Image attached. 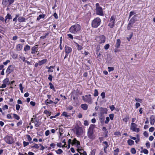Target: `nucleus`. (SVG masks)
Instances as JSON below:
<instances>
[{
    "mask_svg": "<svg viewBox=\"0 0 155 155\" xmlns=\"http://www.w3.org/2000/svg\"><path fill=\"white\" fill-rule=\"evenodd\" d=\"M104 115L103 114H100L99 119L101 123H102L104 121Z\"/></svg>",
    "mask_w": 155,
    "mask_h": 155,
    "instance_id": "nucleus-18",
    "label": "nucleus"
},
{
    "mask_svg": "<svg viewBox=\"0 0 155 155\" xmlns=\"http://www.w3.org/2000/svg\"><path fill=\"white\" fill-rule=\"evenodd\" d=\"M109 47L110 45L109 44H107L104 46V48L105 50H107Z\"/></svg>",
    "mask_w": 155,
    "mask_h": 155,
    "instance_id": "nucleus-43",
    "label": "nucleus"
},
{
    "mask_svg": "<svg viewBox=\"0 0 155 155\" xmlns=\"http://www.w3.org/2000/svg\"><path fill=\"white\" fill-rule=\"evenodd\" d=\"M47 61V59H45L39 61V65L41 66L45 63Z\"/></svg>",
    "mask_w": 155,
    "mask_h": 155,
    "instance_id": "nucleus-24",
    "label": "nucleus"
},
{
    "mask_svg": "<svg viewBox=\"0 0 155 155\" xmlns=\"http://www.w3.org/2000/svg\"><path fill=\"white\" fill-rule=\"evenodd\" d=\"M74 143L76 145L77 148H80V143L79 141L77 140L76 139L74 138L73 140Z\"/></svg>",
    "mask_w": 155,
    "mask_h": 155,
    "instance_id": "nucleus-17",
    "label": "nucleus"
},
{
    "mask_svg": "<svg viewBox=\"0 0 155 155\" xmlns=\"http://www.w3.org/2000/svg\"><path fill=\"white\" fill-rule=\"evenodd\" d=\"M96 150L94 149L92 150L91 151L90 155H95V153Z\"/></svg>",
    "mask_w": 155,
    "mask_h": 155,
    "instance_id": "nucleus-52",
    "label": "nucleus"
},
{
    "mask_svg": "<svg viewBox=\"0 0 155 155\" xmlns=\"http://www.w3.org/2000/svg\"><path fill=\"white\" fill-rule=\"evenodd\" d=\"M12 19V16L9 14L8 13L5 17V22L7 23V19Z\"/></svg>",
    "mask_w": 155,
    "mask_h": 155,
    "instance_id": "nucleus-19",
    "label": "nucleus"
},
{
    "mask_svg": "<svg viewBox=\"0 0 155 155\" xmlns=\"http://www.w3.org/2000/svg\"><path fill=\"white\" fill-rule=\"evenodd\" d=\"M29 142H25V141H23V146L24 147H25L27 146V145H29Z\"/></svg>",
    "mask_w": 155,
    "mask_h": 155,
    "instance_id": "nucleus-41",
    "label": "nucleus"
},
{
    "mask_svg": "<svg viewBox=\"0 0 155 155\" xmlns=\"http://www.w3.org/2000/svg\"><path fill=\"white\" fill-rule=\"evenodd\" d=\"M129 119V116L128 115H127L126 117L123 119V120L124 121L126 124L128 120Z\"/></svg>",
    "mask_w": 155,
    "mask_h": 155,
    "instance_id": "nucleus-32",
    "label": "nucleus"
},
{
    "mask_svg": "<svg viewBox=\"0 0 155 155\" xmlns=\"http://www.w3.org/2000/svg\"><path fill=\"white\" fill-rule=\"evenodd\" d=\"M137 15H135L133 17H132L131 19H133V21H134V22H135L137 20Z\"/></svg>",
    "mask_w": 155,
    "mask_h": 155,
    "instance_id": "nucleus-38",
    "label": "nucleus"
},
{
    "mask_svg": "<svg viewBox=\"0 0 155 155\" xmlns=\"http://www.w3.org/2000/svg\"><path fill=\"white\" fill-rule=\"evenodd\" d=\"M15 66L13 65H10L8 66L6 71V73L9 74L13 71Z\"/></svg>",
    "mask_w": 155,
    "mask_h": 155,
    "instance_id": "nucleus-10",
    "label": "nucleus"
},
{
    "mask_svg": "<svg viewBox=\"0 0 155 155\" xmlns=\"http://www.w3.org/2000/svg\"><path fill=\"white\" fill-rule=\"evenodd\" d=\"M118 152L119 149L118 148H117L114 150V155H118Z\"/></svg>",
    "mask_w": 155,
    "mask_h": 155,
    "instance_id": "nucleus-42",
    "label": "nucleus"
},
{
    "mask_svg": "<svg viewBox=\"0 0 155 155\" xmlns=\"http://www.w3.org/2000/svg\"><path fill=\"white\" fill-rule=\"evenodd\" d=\"M48 33H47L45 34V35L43 36H41L40 37V38L41 39H45V38H46L47 36H48Z\"/></svg>",
    "mask_w": 155,
    "mask_h": 155,
    "instance_id": "nucleus-45",
    "label": "nucleus"
},
{
    "mask_svg": "<svg viewBox=\"0 0 155 155\" xmlns=\"http://www.w3.org/2000/svg\"><path fill=\"white\" fill-rule=\"evenodd\" d=\"M3 83L5 84H9L10 82H9V81L8 78H6L3 81Z\"/></svg>",
    "mask_w": 155,
    "mask_h": 155,
    "instance_id": "nucleus-28",
    "label": "nucleus"
},
{
    "mask_svg": "<svg viewBox=\"0 0 155 155\" xmlns=\"http://www.w3.org/2000/svg\"><path fill=\"white\" fill-rule=\"evenodd\" d=\"M140 104L138 102H137L135 104L136 108L137 109L140 106Z\"/></svg>",
    "mask_w": 155,
    "mask_h": 155,
    "instance_id": "nucleus-59",
    "label": "nucleus"
},
{
    "mask_svg": "<svg viewBox=\"0 0 155 155\" xmlns=\"http://www.w3.org/2000/svg\"><path fill=\"white\" fill-rule=\"evenodd\" d=\"M31 147L35 148L37 149H38L39 148V146L37 144H35L34 146Z\"/></svg>",
    "mask_w": 155,
    "mask_h": 155,
    "instance_id": "nucleus-53",
    "label": "nucleus"
},
{
    "mask_svg": "<svg viewBox=\"0 0 155 155\" xmlns=\"http://www.w3.org/2000/svg\"><path fill=\"white\" fill-rule=\"evenodd\" d=\"M108 70L109 72H110L112 71H113L114 69V67H108Z\"/></svg>",
    "mask_w": 155,
    "mask_h": 155,
    "instance_id": "nucleus-51",
    "label": "nucleus"
},
{
    "mask_svg": "<svg viewBox=\"0 0 155 155\" xmlns=\"http://www.w3.org/2000/svg\"><path fill=\"white\" fill-rule=\"evenodd\" d=\"M37 48V47L36 46H34L31 49V53L32 54H35V53Z\"/></svg>",
    "mask_w": 155,
    "mask_h": 155,
    "instance_id": "nucleus-27",
    "label": "nucleus"
},
{
    "mask_svg": "<svg viewBox=\"0 0 155 155\" xmlns=\"http://www.w3.org/2000/svg\"><path fill=\"white\" fill-rule=\"evenodd\" d=\"M59 101V99L58 98H56L54 102V104H57L58 103V101Z\"/></svg>",
    "mask_w": 155,
    "mask_h": 155,
    "instance_id": "nucleus-56",
    "label": "nucleus"
},
{
    "mask_svg": "<svg viewBox=\"0 0 155 155\" xmlns=\"http://www.w3.org/2000/svg\"><path fill=\"white\" fill-rule=\"evenodd\" d=\"M96 14L100 15L103 16L104 14L103 12L102 8L99 6V4L98 3H97L96 4Z\"/></svg>",
    "mask_w": 155,
    "mask_h": 155,
    "instance_id": "nucleus-4",
    "label": "nucleus"
},
{
    "mask_svg": "<svg viewBox=\"0 0 155 155\" xmlns=\"http://www.w3.org/2000/svg\"><path fill=\"white\" fill-rule=\"evenodd\" d=\"M76 46H77V49L78 50H80L82 49V46L81 45H79L78 43L74 42Z\"/></svg>",
    "mask_w": 155,
    "mask_h": 155,
    "instance_id": "nucleus-33",
    "label": "nucleus"
},
{
    "mask_svg": "<svg viewBox=\"0 0 155 155\" xmlns=\"http://www.w3.org/2000/svg\"><path fill=\"white\" fill-rule=\"evenodd\" d=\"M22 45L20 44H18L16 46V50L18 51H21L22 49Z\"/></svg>",
    "mask_w": 155,
    "mask_h": 155,
    "instance_id": "nucleus-20",
    "label": "nucleus"
},
{
    "mask_svg": "<svg viewBox=\"0 0 155 155\" xmlns=\"http://www.w3.org/2000/svg\"><path fill=\"white\" fill-rule=\"evenodd\" d=\"M115 20V16L114 15L112 16L110 18V23L108 25V26L110 28H113L114 26Z\"/></svg>",
    "mask_w": 155,
    "mask_h": 155,
    "instance_id": "nucleus-7",
    "label": "nucleus"
},
{
    "mask_svg": "<svg viewBox=\"0 0 155 155\" xmlns=\"http://www.w3.org/2000/svg\"><path fill=\"white\" fill-rule=\"evenodd\" d=\"M4 139L6 143L8 144H11L14 143V139L11 136H7L4 138Z\"/></svg>",
    "mask_w": 155,
    "mask_h": 155,
    "instance_id": "nucleus-6",
    "label": "nucleus"
},
{
    "mask_svg": "<svg viewBox=\"0 0 155 155\" xmlns=\"http://www.w3.org/2000/svg\"><path fill=\"white\" fill-rule=\"evenodd\" d=\"M81 107L84 110H86L88 108V106L86 104H83L81 105Z\"/></svg>",
    "mask_w": 155,
    "mask_h": 155,
    "instance_id": "nucleus-25",
    "label": "nucleus"
},
{
    "mask_svg": "<svg viewBox=\"0 0 155 155\" xmlns=\"http://www.w3.org/2000/svg\"><path fill=\"white\" fill-rule=\"evenodd\" d=\"M95 39L99 43L102 44L104 43L105 42L106 37L104 35H102L97 36Z\"/></svg>",
    "mask_w": 155,
    "mask_h": 155,
    "instance_id": "nucleus-3",
    "label": "nucleus"
},
{
    "mask_svg": "<svg viewBox=\"0 0 155 155\" xmlns=\"http://www.w3.org/2000/svg\"><path fill=\"white\" fill-rule=\"evenodd\" d=\"M67 36L69 38L72 40H73L74 38L73 36L71 34H69L67 35Z\"/></svg>",
    "mask_w": 155,
    "mask_h": 155,
    "instance_id": "nucleus-46",
    "label": "nucleus"
},
{
    "mask_svg": "<svg viewBox=\"0 0 155 155\" xmlns=\"http://www.w3.org/2000/svg\"><path fill=\"white\" fill-rule=\"evenodd\" d=\"M49 84L50 86V88L51 89H52L54 91H55V90L54 85L51 82L49 83Z\"/></svg>",
    "mask_w": 155,
    "mask_h": 155,
    "instance_id": "nucleus-36",
    "label": "nucleus"
},
{
    "mask_svg": "<svg viewBox=\"0 0 155 155\" xmlns=\"http://www.w3.org/2000/svg\"><path fill=\"white\" fill-rule=\"evenodd\" d=\"M133 19H130L129 21L127 26V29L128 30H130L132 28H134V26H135L134 24L135 22L133 21Z\"/></svg>",
    "mask_w": 155,
    "mask_h": 155,
    "instance_id": "nucleus-9",
    "label": "nucleus"
},
{
    "mask_svg": "<svg viewBox=\"0 0 155 155\" xmlns=\"http://www.w3.org/2000/svg\"><path fill=\"white\" fill-rule=\"evenodd\" d=\"M82 128L81 127H78L76 129V134L78 136L81 135L83 133Z\"/></svg>",
    "mask_w": 155,
    "mask_h": 155,
    "instance_id": "nucleus-11",
    "label": "nucleus"
},
{
    "mask_svg": "<svg viewBox=\"0 0 155 155\" xmlns=\"http://www.w3.org/2000/svg\"><path fill=\"white\" fill-rule=\"evenodd\" d=\"M110 120L109 118L108 117H106V120L105 121V123L106 124H107L108 123L109 121Z\"/></svg>",
    "mask_w": 155,
    "mask_h": 155,
    "instance_id": "nucleus-47",
    "label": "nucleus"
},
{
    "mask_svg": "<svg viewBox=\"0 0 155 155\" xmlns=\"http://www.w3.org/2000/svg\"><path fill=\"white\" fill-rule=\"evenodd\" d=\"M120 43L121 41L120 40V39H117V40L116 44L115 45V47L118 48L120 45Z\"/></svg>",
    "mask_w": 155,
    "mask_h": 155,
    "instance_id": "nucleus-23",
    "label": "nucleus"
},
{
    "mask_svg": "<svg viewBox=\"0 0 155 155\" xmlns=\"http://www.w3.org/2000/svg\"><path fill=\"white\" fill-rule=\"evenodd\" d=\"M133 36V34H131L129 35V37H127V39L128 40V41H130L131 39V38Z\"/></svg>",
    "mask_w": 155,
    "mask_h": 155,
    "instance_id": "nucleus-49",
    "label": "nucleus"
},
{
    "mask_svg": "<svg viewBox=\"0 0 155 155\" xmlns=\"http://www.w3.org/2000/svg\"><path fill=\"white\" fill-rule=\"evenodd\" d=\"M94 124H91L88 130V131L93 132V130L95 128Z\"/></svg>",
    "mask_w": 155,
    "mask_h": 155,
    "instance_id": "nucleus-21",
    "label": "nucleus"
},
{
    "mask_svg": "<svg viewBox=\"0 0 155 155\" xmlns=\"http://www.w3.org/2000/svg\"><path fill=\"white\" fill-rule=\"evenodd\" d=\"M143 152L146 154H147L148 153V150L146 149H144L143 150Z\"/></svg>",
    "mask_w": 155,
    "mask_h": 155,
    "instance_id": "nucleus-63",
    "label": "nucleus"
},
{
    "mask_svg": "<svg viewBox=\"0 0 155 155\" xmlns=\"http://www.w3.org/2000/svg\"><path fill=\"white\" fill-rule=\"evenodd\" d=\"M101 21L99 18L97 17L94 19L92 21L91 25L93 28H97L100 24Z\"/></svg>",
    "mask_w": 155,
    "mask_h": 155,
    "instance_id": "nucleus-2",
    "label": "nucleus"
},
{
    "mask_svg": "<svg viewBox=\"0 0 155 155\" xmlns=\"http://www.w3.org/2000/svg\"><path fill=\"white\" fill-rule=\"evenodd\" d=\"M131 153L133 154H135L136 153V150L134 148H132L131 150Z\"/></svg>",
    "mask_w": 155,
    "mask_h": 155,
    "instance_id": "nucleus-44",
    "label": "nucleus"
},
{
    "mask_svg": "<svg viewBox=\"0 0 155 155\" xmlns=\"http://www.w3.org/2000/svg\"><path fill=\"white\" fill-rule=\"evenodd\" d=\"M150 123L152 125H154L155 123V117L153 115H151L150 117Z\"/></svg>",
    "mask_w": 155,
    "mask_h": 155,
    "instance_id": "nucleus-15",
    "label": "nucleus"
},
{
    "mask_svg": "<svg viewBox=\"0 0 155 155\" xmlns=\"http://www.w3.org/2000/svg\"><path fill=\"white\" fill-rule=\"evenodd\" d=\"M30 46L29 45H26L24 47V50L25 51H27L30 50Z\"/></svg>",
    "mask_w": 155,
    "mask_h": 155,
    "instance_id": "nucleus-31",
    "label": "nucleus"
},
{
    "mask_svg": "<svg viewBox=\"0 0 155 155\" xmlns=\"http://www.w3.org/2000/svg\"><path fill=\"white\" fill-rule=\"evenodd\" d=\"M98 95V91L97 89H95L94 91V97H96Z\"/></svg>",
    "mask_w": 155,
    "mask_h": 155,
    "instance_id": "nucleus-37",
    "label": "nucleus"
},
{
    "mask_svg": "<svg viewBox=\"0 0 155 155\" xmlns=\"http://www.w3.org/2000/svg\"><path fill=\"white\" fill-rule=\"evenodd\" d=\"M91 96V94L86 95L85 96H83L82 97V99L86 102L91 104L92 102V100Z\"/></svg>",
    "mask_w": 155,
    "mask_h": 155,
    "instance_id": "nucleus-5",
    "label": "nucleus"
},
{
    "mask_svg": "<svg viewBox=\"0 0 155 155\" xmlns=\"http://www.w3.org/2000/svg\"><path fill=\"white\" fill-rule=\"evenodd\" d=\"M22 121L20 120L17 124V126H19L20 125H21L22 124Z\"/></svg>",
    "mask_w": 155,
    "mask_h": 155,
    "instance_id": "nucleus-58",
    "label": "nucleus"
},
{
    "mask_svg": "<svg viewBox=\"0 0 155 155\" xmlns=\"http://www.w3.org/2000/svg\"><path fill=\"white\" fill-rule=\"evenodd\" d=\"M127 143L129 145L131 146L134 144V142L133 140H131L129 139L127 140Z\"/></svg>",
    "mask_w": 155,
    "mask_h": 155,
    "instance_id": "nucleus-29",
    "label": "nucleus"
},
{
    "mask_svg": "<svg viewBox=\"0 0 155 155\" xmlns=\"http://www.w3.org/2000/svg\"><path fill=\"white\" fill-rule=\"evenodd\" d=\"M103 99L105 97V94L104 92H103L101 95Z\"/></svg>",
    "mask_w": 155,
    "mask_h": 155,
    "instance_id": "nucleus-50",
    "label": "nucleus"
},
{
    "mask_svg": "<svg viewBox=\"0 0 155 155\" xmlns=\"http://www.w3.org/2000/svg\"><path fill=\"white\" fill-rule=\"evenodd\" d=\"M72 51V49L70 47L66 45L65 47V53L69 54L71 53Z\"/></svg>",
    "mask_w": 155,
    "mask_h": 155,
    "instance_id": "nucleus-12",
    "label": "nucleus"
},
{
    "mask_svg": "<svg viewBox=\"0 0 155 155\" xmlns=\"http://www.w3.org/2000/svg\"><path fill=\"white\" fill-rule=\"evenodd\" d=\"M53 16L54 17V18L56 19H58V15L56 12H55L54 13V14L53 15Z\"/></svg>",
    "mask_w": 155,
    "mask_h": 155,
    "instance_id": "nucleus-61",
    "label": "nucleus"
},
{
    "mask_svg": "<svg viewBox=\"0 0 155 155\" xmlns=\"http://www.w3.org/2000/svg\"><path fill=\"white\" fill-rule=\"evenodd\" d=\"M9 0H2V4L5 6H6Z\"/></svg>",
    "mask_w": 155,
    "mask_h": 155,
    "instance_id": "nucleus-30",
    "label": "nucleus"
},
{
    "mask_svg": "<svg viewBox=\"0 0 155 155\" xmlns=\"http://www.w3.org/2000/svg\"><path fill=\"white\" fill-rule=\"evenodd\" d=\"M35 124L36 127H38L41 124V123L39 120H37L36 119L35 121Z\"/></svg>",
    "mask_w": 155,
    "mask_h": 155,
    "instance_id": "nucleus-22",
    "label": "nucleus"
},
{
    "mask_svg": "<svg viewBox=\"0 0 155 155\" xmlns=\"http://www.w3.org/2000/svg\"><path fill=\"white\" fill-rule=\"evenodd\" d=\"M53 77L51 75L49 74L48 75V79L50 81H52Z\"/></svg>",
    "mask_w": 155,
    "mask_h": 155,
    "instance_id": "nucleus-48",
    "label": "nucleus"
},
{
    "mask_svg": "<svg viewBox=\"0 0 155 155\" xmlns=\"http://www.w3.org/2000/svg\"><path fill=\"white\" fill-rule=\"evenodd\" d=\"M81 29V25L77 24H76L71 26L69 28V31L71 33L74 34H78Z\"/></svg>",
    "mask_w": 155,
    "mask_h": 155,
    "instance_id": "nucleus-1",
    "label": "nucleus"
},
{
    "mask_svg": "<svg viewBox=\"0 0 155 155\" xmlns=\"http://www.w3.org/2000/svg\"><path fill=\"white\" fill-rule=\"evenodd\" d=\"M93 132L87 131V136L88 138L91 139H93L94 138V137L93 135Z\"/></svg>",
    "mask_w": 155,
    "mask_h": 155,
    "instance_id": "nucleus-14",
    "label": "nucleus"
},
{
    "mask_svg": "<svg viewBox=\"0 0 155 155\" xmlns=\"http://www.w3.org/2000/svg\"><path fill=\"white\" fill-rule=\"evenodd\" d=\"M10 62V61L9 60H6V61L5 62H3V64L4 65H6L7 64H8Z\"/></svg>",
    "mask_w": 155,
    "mask_h": 155,
    "instance_id": "nucleus-62",
    "label": "nucleus"
},
{
    "mask_svg": "<svg viewBox=\"0 0 155 155\" xmlns=\"http://www.w3.org/2000/svg\"><path fill=\"white\" fill-rule=\"evenodd\" d=\"M19 89L21 91V92L22 93H23V89H24V87H22V84H19Z\"/></svg>",
    "mask_w": 155,
    "mask_h": 155,
    "instance_id": "nucleus-39",
    "label": "nucleus"
},
{
    "mask_svg": "<svg viewBox=\"0 0 155 155\" xmlns=\"http://www.w3.org/2000/svg\"><path fill=\"white\" fill-rule=\"evenodd\" d=\"M61 115L64 116L66 117H68L70 116V115H68V113L67 112H65V111L64 112L62 113Z\"/></svg>",
    "mask_w": 155,
    "mask_h": 155,
    "instance_id": "nucleus-34",
    "label": "nucleus"
},
{
    "mask_svg": "<svg viewBox=\"0 0 155 155\" xmlns=\"http://www.w3.org/2000/svg\"><path fill=\"white\" fill-rule=\"evenodd\" d=\"M100 114H104L107 113V110L106 108L101 107L100 108Z\"/></svg>",
    "mask_w": 155,
    "mask_h": 155,
    "instance_id": "nucleus-13",
    "label": "nucleus"
},
{
    "mask_svg": "<svg viewBox=\"0 0 155 155\" xmlns=\"http://www.w3.org/2000/svg\"><path fill=\"white\" fill-rule=\"evenodd\" d=\"M110 108L111 110L112 111H113L115 109V107H114V105H112L111 106H110Z\"/></svg>",
    "mask_w": 155,
    "mask_h": 155,
    "instance_id": "nucleus-57",
    "label": "nucleus"
},
{
    "mask_svg": "<svg viewBox=\"0 0 155 155\" xmlns=\"http://www.w3.org/2000/svg\"><path fill=\"white\" fill-rule=\"evenodd\" d=\"M143 134L144 135L145 137H148V134L147 131H144L143 132Z\"/></svg>",
    "mask_w": 155,
    "mask_h": 155,
    "instance_id": "nucleus-64",
    "label": "nucleus"
},
{
    "mask_svg": "<svg viewBox=\"0 0 155 155\" xmlns=\"http://www.w3.org/2000/svg\"><path fill=\"white\" fill-rule=\"evenodd\" d=\"M20 108V106L19 104H16V110H19Z\"/></svg>",
    "mask_w": 155,
    "mask_h": 155,
    "instance_id": "nucleus-60",
    "label": "nucleus"
},
{
    "mask_svg": "<svg viewBox=\"0 0 155 155\" xmlns=\"http://www.w3.org/2000/svg\"><path fill=\"white\" fill-rule=\"evenodd\" d=\"M26 137L27 138L28 140L29 141L30 143H33V141H31L32 138L31 137L30 135L28 134H27L26 135Z\"/></svg>",
    "mask_w": 155,
    "mask_h": 155,
    "instance_id": "nucleus-26",
    "label": "nucleus"
},
{
    "mask_svg": "<svg viewBox=\"0 0 155 155\" xmlns=\"http://www.w3.org/2000/svg\"><path fill=\"white\" fill-rule=\"evenodd\" d=\"M110 118L111 120H113L114 117V114H110L109 115Z\"/></svg>",
    "mask_w": 155,
    "mask_h": 155,
    "instance_id": "nucleus-55",
    "label": "nucleus"
},
{
    "mask_svg": "<svg viewBox=\"0 0 155 155\" xmlns=\"http://www.w3.org/2000/svg\"><path fill=\"white\" fill-rule=\"evenodd\" d=\"M26 19L22 16H20L18 18V20L20 22H23L26 21Z\"/></svg>",
    "mask_w": 155,
    "mask_h": 155,
    "instance_id": "nucleus-16",
    "label": "nucleus"
},
{
    "mask_svg": "<svg viewBox=\"0 0 155 155\" xmlns=\"http://www.w3.org/2000/svg\"><path fill=\"white\" fill-rule=\"evenodd\" d=\"M13 117L15 119L17 120H19L20 119V117L18 116L17 114H13Z\"/></svg>",
    "mask_w": 155,
    "mask_h": 155,
    "instance_id": "nucleus-35",
    "label": "nucleus"
},
{
    "mask_svg": "<svg viewBox=\"0 0 155 155\" xmlns=\"http://www.w3.org/2000/svg\"><path fill=\"white\" fill-rule=\"evenodd\" d=\"M135 14L134 12L131 11L130 12L129 18H130L131 16Z\"/></svg>",
    "mask_w": 155,
    "mask_h": 155,
    "instance_id": "nucleus-54",
    "label": "nucleus"
},
{
    "mask_svg": "<svg viewBox=\"0 0 155 155\" xmlns=\"http://www.w3.org/2000/svg\"><path fill=\"white\" fill-rule=\"evenodd\" d=\"M137 125L135 123H132L131 124L130 129L133 131L138 132L140 131V129L137 128Z\"/></svg>",
    "mask_w": 155,
    "mask_h": 155,
    "instance_id": "nucleus-8",
    "label": "nucleus"
},
{
    "mask_svg": "<svg viewBox=\"0 0 155 155\" xmlns=\"http://www.w3.org/2000/svg\"><path fill=\"white\" fill-rule=\"evenodd\" d=\"M56 152L58 154H61L63 152V151L61 149H59L57 150L56 151Z\"/></svg>",
    "mask_w": 155,
    "mask_h": 155,
    "instance_id": "nucleus-40",
    "label": "nucleus"
}]
</instances>
